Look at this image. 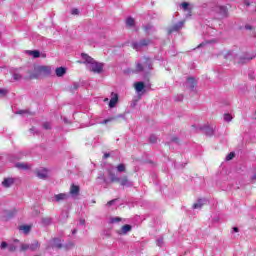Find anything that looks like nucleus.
<instances>
[{"label":"nucleus","instance_id":"obj_13","mask_svg":"<svg viewBox=\"0 0 256 256\" xmlns=\"http://www.w3.org/2000/svg\"><path fill=\"white\" fill-rule=\"evenodd\" d=\"M11 75L13 77V81H21V79H23V75H21V71L19 69L12 70Z\"/></svg>","mask_w":256,"mask_h":256},{"label":"nucleus","instance_id":"obj_58","mask_svg":"<svg viewBox=\"0 0 256 256\" xmlns=\"http://www.w3.org/2000/svg\"><path fill=\"white\" fill-rule=\"evenodd\" d=\"M70 247H73V244H70Z\"/></svg>","mask_w":256,"mask_h":256},{"label":"nucleus","instance_id":"obj_27","mask_svg":"<svg viewBox=\"0 0 256 256\" xmlns=\"http://www.w3.org/2000/svg\"><path fill=\"white\" fill-rule=\"evenodd\" d=\"M39 247H40L39 242L34 241L32 244H30V251H37Z\"/></svg>","mask_w":256,"mask_h":256},{"label":"nucleus","instance_id":"obj_38","mask_svg":"<svg viewBox=\"0 0 256 256\" xmlns=\"http://www.w3.org/2000/svg\"><path fill=\"white\" fill-rule=\"evenodd\" d=\"M31 249L30 244H22L21 245V251H27Z\"/></svg>","mask_w":256,"mask_h":256},{"label":"nucleus","instance_id":"obj_54","mask_svg":"<svg viewBox=\"0 0 256 256\" xmlns=\"http://www.w3.org/2000/svg\"><path fill=\"white\" fill-rule=\"evenodd\" d=\"M30 131H35V128H31Z\"/></svg>","mask_w":256,"mask_h":256},{"label":"nucleus","instance_id":"obj_10","mask_svg":"<svg viewBox=\"0 0 256 256\" xmlns=\"http://www.w3.org/2000/svg\"><path fill=\"white\" fill-rule=\"evenodd\" d=\"M69 199V194L68 193H60L54 195V198L52 201H55L56 203H61L62 201H67Z\"/></svg>","mask_w":256,"mask_h":256},{"label":"nucleus","instance_id":"obj_21","mask_svg":"<svg viewBox=\"0 0 256 256\" xmlns=\"http://www.w3.org/2000/svg\"><path fill=\"white\" fill-rule=\"evenodd\" d=\"M108 177H110L111 183H117V181H119V177H117L111 170H108Z\"/></svg>","mask_w":256,"mask_h":256},{"label":"nucleus","instance_id":"obj_26","mask_svg":"<svg viewBox=\"0 0 256 256\" xmlns=\"http://www.w3.org/2000/svg\"><path fill=\"white\" fill-rule=\"evenodd\" d=\"M204 133H206L209 137L215 133V130L211 126L204 127Z\"/></svg>","mask_w":256,"mask_h":256},{"label":"nucleus","instance_id":"obj_1","mask_svg":"<svg viewBox=\"0 0 256 256\" xmlns=\"http://www.w3.org/2000/svg\"><path fill=\"white\" fill-rule=\"evenodd\" d=\"M81 57L83 59V62L87 69L89 71H91L92 73H103V67H105V64L101 63V62H97L95 61V59H93L91 56L82 53Z\"/></svg>","mask_w":256,"mask_h":256},{"label":"nucleus","instance_id":"obj_57","mask_svg":"<svg viewBox=\"0 0 256 256\" xmlns=\"http://www.w3.org/2000/svg\"><path fill=\"white\" fill-rule=\"evenodd\" d=\"M104 101H109V98H106Z\"/></svg>","mask_w":256,"mask_h":256},{"label":"nucleus","instance_id":"obj_33","mask_svg":"<svg viewBox=\"0 0 256 256\" xmlns=\"http://www.w3.org/2000/svg\"><path fill=\"white\" fill-rule=\"evenodd\" d=\"M121 221H123L121 217H113L110 219V223H119Z\"/></svg>","mask_w":256,"mask_h":256},{"label":"nucleus","instance_id":"obj_47","mask_svg":"<svg viewBox=\"0 0 256 256\" xmlns=\"http://www.w3.org/2000/svg\"><path fill=\"white\" fill-rule=\"evenodd\" d=\"M109 157H111V154H109V153L104 154V159H109Z\"/></svg>","mask_w":256,"mask_h":256},{"label":"nucleus","instance_id":"obj_37","mask_svg":"<svg viewBox=\"0 0 256 256\" xmlns=\"http://www.w3.org/2000/svg\"><path fill=\"white\" fill-rule=\"evenodd\" d=\"M117 203V199H113L107 202L106 207H113Z\"/></svg>","mask_w":256,"mask_h":256},{"label":"nucleus","instance_id":"obj_46","mask_svg":"<svg viewBox=\"0 0 256 256\" xmlns=\"http://www.w3.org/2000/svg\"><path fill=\"white\" fill-rule=\"evenodd\" d=\"M245 29H247L248 31H251V29H253V26H251V25H246V26H245Z\"/></svg>","mask_w":256,"mask_h":256},{"label":"nucleus","instance_id":"obj_56","mask_svg":"<svg viewBox=\"0 0 256 256\" xmlns=\"http://www.w3.org/2000/svg\"><path fill=\"white\" fill-rule=\"evenodd\" d=\"M198 47H203V44H200Z\"/></svg>","mask_w":256,"mask_h":256},{"label":"nucleus","instance_id":"obj_18","mask_svg":"<svg viewBox=\"0 0 256 256\" xmlns=\"http://www.w3.org/2000/svg\"><path fill=\"white\" fill-rule=\"evenodd\" d=\"M13 183H15V180H13V178H5L2 182L3 187L9 188L11 187V185H13Z\"/></svg>","mask_w":256,"mask_h":256},{"label":"nucleus","instance_id":"obj_28","mask_svg":"<svg viewBox=\"0 0 256 256\" xmlns=\"http://www.w3.org/2000/svg\"><path fill=\"white\" fill-rule=\"evenodd\" d=\"M20 231H23V233H25V235H27L29 233V231H31V226H29V225L20 226Z\"/></svg>","mask_w":256,"mask_h":256},{"label":"nucleus","instance_id":"obj_5","mask_svg":"<svg viewBox=\"0 0 256 256\" xmlns=\"http://www.w3.org/2000/svg\"><path fill=\"white\" fill-rule=\"evenodd\" d=\"M35 174L39 179H47L49 177V170L47 168H38L35 170Z\"/></svg>","mask_w":256,"mask_h":256},{"label":"nucleus","instance_id":"obj_16","mask_svg":"<svg viewBox=\"0 0 256 256\" xmlns=\"http://www.w3.org/2000/svg\"><path fill=\"white\" fill-rule=\"evenodd\" d=\"M79 191V186L72 184L69 193L72 195V197H77V195H79Z\"/></svg>","mask_w":256,"mask_h":256},{"label":"nucleus","instance_id":"obj_51","mask_svg":"<svg viewBox=\"0 0 256 256\" xmlns=\"http://www.w3.org/2000/svg\"><path fill=\"white\" fill-rule=\"evenodd\" d=\"M18 113H19V115H23V113H25V111L20 110Z\"/></svg>","mask_w":256,"mask_h":256},{"label":"nucleus","instance_id":"obj_4","mask_svg":"<svg viewBox=\"0 0 256 256\" xmlns=\"http://www.w3.org/2000/svg\"><path fill=\"white\" fill-rule=\"evenodd\" d=\"M254 58H255V56H244L241 58H239L238 56L233 57V53H231V52H228L225 55V59H227L228 61H233V59H234L235 63H247V61H251Z\"/></svg>","mask_w":256,"mask_h":256},{"label":"nucleus","instance_id":"obj_48","mask_svg":"<svg viewBox=\"0 0 256 256\" xmlns=\"http://www.w3.org/2000/svg\"><path fill=\"white\" fill-rule=\"evenodd\" d=\"M233 231H234V233H239V228L234 227V228H233Z\"/></svg>","mask_w":256,"mask_h":256},{"label":"nucleus","instance_id":"obj_23","mask_svg":"<svg viewBox=\"0 0 256 256\" xmlns=\"http://www.w3.org/2000/svg\"><path fill=\"white\" fill-rule=\"evenodd\" d=\"M28 55H31L34 59H38V57H41V52L39 50H28Z\"/></svg>","mask_w":256,"mask_h":256},{"label":"nucleus","instance_id":"obj_32","mask_svg":"<svg viewBox=\"0 0 256 256\" xmlns=\"http://www.w3.org/2000/svg\"><path fill=\"white\" fill-rule=\"evenodd\" d=\"M224 121L230 123V121H233V116H231L229 113L224 114Z\"/></svg>","mask_w":256,"mask_h":256},{"label":"nucleus","instance_id":"obj_25","mask_svg":"<svg viewBox=\"0 0 256 256\" xmlns=\"http://www.w3.org/2000/svg\"><path fill=\"white\" fill-rule=\"evenodd\" d=\"M123 117V115H118V116H113V117H110L108 119H105L102 123L103 125H107V123H111V121H117V119Z\"/></svg>","mask_w":256,"mask_h":256},{"label":"nucleus","instance_id":"obj_31","mask_svg":"<svg viewBox=\"0 0 256 256\" xmlns=\"http://www.w3.org/2000/svg\"><path fill=\"white\" fill-rule=\"evenodd\" d=\"M42 223L43 225H51V223H53V220L49 217H45V218H42Z\"/></svg>","mask_w":256,"mask_h":256},{"label":"nucleus","instance_id":"obj_9","mask_svg":"<svg viewBox=\"0 0 256 256\" xmlns=\"http://www.w3.org/2000/svg\"><path fill=\"white\" fill-rule=\"evenodd\" d=\"M117 183H120L122 187H133V182L129 181V178L125 175L120 177Z\"/></svg>","mask_w":256,"mask_h":256},{"label":"nucleus","instance_id":"obj_24","mask_svg":"<svg viewBox=\"0 0 256 256\" xmlns=\"http://www.w3.org/2000/svg\"><path fill=\"white\" fill-rule=\"evenodd\" d=\"M195 78H188L187 79V82H186V85L187 87H189V89H195Z\"/></svg>","mask_w":256,"mask_h":256},{"label":"nucleus","instance_id":"obj_8","mask_svg":"<svg viewBox=\"0 0 256 256\" xmlns=\"http://www.w3.org/2000/svg\"><path fill=\"white\" fill-rule=\"evenodd\" d=\"M149 43H151V41H149V40H141L139 43H137V42L132 43V47L136 51H140V49L142 47H147V45H149Z\"/></svg>","mask_w":256,"mask_h":256},{"label":"nucleus","instance_id":"obj_20","mask_svg":"<svg viewBox=\"0 0 256 256\" xmlns=\"http://www.w3.org/2000/svg\"><path fill=\"white\" fill-rule=\"evenodd\" d=\"M55 73H56L57 77H63V75H65V73H67V69H65V67H58V68H56Z\"/></svg>","mask_w":256,"mask_h":256},{"label":"nucleus","instance_id":"obj_14","mask_svg":"<svg viewBox=\"0 0 256 256\" xmlns=\"http://www.w3.org/2000/svg\"><path fill=\"white\" fill-rule=\"evenodd\" d=\"M15 167L17 169H21L22 171H27V170L31 169V165H29L25 162H18L15 164Z\"/></svg>","mask_w":256,"mask_h":256},{"label":"nucleus","instance_id":"obj_49","mask_svg":"<svg viewBox=\"0 0 256 256\" xmlns=\"http://www.w3.org/2000/svg\"><path fill=\"white\" fill-rule=\"evenodd\" d=\"M80 225H85V220L84 219L80 220Z\"/></svg>","mask_w":256,"mask_h":256},{"label":"nucleus","instance_id":"obj_45","mask_svg":"<svg viewBox=\"0 0 256 256\" xmlns=\"http://www.w3.org/2000/svg\"><path fill=\"white\" fill-rule=\"evenodd\" d=\"M150 29H153V26H151V25L145 26V31H147V33H149Z\"/></svg>","mask_w":256,"mask_h":256},{"label":"nucleus","instance_id":"obj_6","mask_svg":"<svg viewBox=\"0 0 256 256\" xmlns=\"http://www.w3.org/2000/svg\"><path fill=\"white\" fill-rule=\"evenodd\" d=\"M216 13L220 15V19H225V17H229V10L225 6H217Z\"/></svg>","mask_w":256,"mask_h":256},{"label":"nucleus","instance_id":"obj_29","mask_svg":"<svg viewBox=\"0 0 256 256\" xmlns=\"http://www.w3.org/2000/svg\"><path fill=\"white\" fill-rule=\"evenodd\" d=\"M117 172L118 173H125V171H127L126 167H125V164H119L117 167Z\"/></svg>","mask_w":256,"mask_h":256},{"label":"nucleus","instance_id":"obj_44","mask_svg":"<svg viewBox=\"0 0 256 256\" xmlns=\"http://www.w3.org/2000/svg\"><path fill=\"white\" fill-rule=\"evenodd\" d=\"M157 245H158V247H163V239H158Z\"/></svg>","mask_w":256,"mask_h":256},{"label":"nucleus","instance_id":"obj_22","mask_svg":"<svg viewBox=\"0 0 256 256\" xmlns=\"http://www.w3.org/2000/svg\"><path fill=\"white\" fill-rule=\"evenodd\" d=\"M98 185H102V183H107V178H105V174L100 173L96 178Z\"/></svg>","mask_w":256,"mask_h":256},{"label":"nucleus","instance_id":"obj_52","mask_svg":"<svg viewBox=\"0 0 256 256\" xmlns=\"http://www.w3.org/2000/svg\"><path fill=\"white\" fill-rule=\"evenodd\" d=\"M78 85L77 84H74V89H77Z\"/></svg>","mask_w":256,"mask_h":256},{"label":"nucleus","instance_id":"obj_59","mask_svg":"<svg viewBox=\"0 0 256 256\" xmlns=\"http://www.w3.org/2000/svg\"><path fill=\"white\" fill-rule=\"evenodd\" d=\"M173 141H177V139H173Z\"/></svg>","mask_w":256,"mask_h":256},{"label":"nucleus","instance_id":"obj_43","mask_svg":"<svg viewBox=\"0 0 256 256\" xmlns=\"http://www.w3.org/2000/svg\"><path fill=\"white\" fill-rule=\"evenodd\" d=\"M43 127H44V129H51V123L45 122V123L43 124Z\"/></svg>","mask_w":256,"mask_h":256},{"label":"nucleus","instance_id":"obj_50","mask_svg":"<svg viewBox=\"0 0 256 256\" xmlns=\"http://www.w3.org/2000/svg\"><path fill=\"white\" fill-rule=\"evenodd\" d=\"M77 233V229L72 230V235H75Z\"/></svg>","mask_w":256,"mask_h":256},{"label":"nucleus","instance_id":"obj_11","mask_svg":"<svg viewBox=\"0 0 256 256\" xmlns=\"http://www.w3.org/2000/svg\"><path fill=\"white\" fill-rule=\"evenodd\" d=\"M117 103H119V95H117V93L112 92L111 99L109 102L110 109H113V107H115V105H117Z\"/></svg>","mask_w":256,"mask_h":256},{"label":"nucleus","instance_id":"obj_41","mask_svg":"<svg viewBox=\"0 0 256 256\" xmlns=\"http://www.w3.org/2000/svg\"><path fill=\"white\" fill-rule=\"evenodd\" d=\"M5 95H7V89H1L0 88V96L5 97Z\"/></svg>","mask_w":256,"mask_h":256},{"label":"nucleus","instance_id":"obj_17","mask_svg":"<svg viewBox=\"0 0 256 256\" xmlns=\"http://www.w3.org/2000/svg\"><path fill=\"white\" fill-rule=\"evenodd\" d=\"M207 203V200L205 199H199L196 203L193 204V209H201L203 205Z\"/></svg>","mask_w":256,"mask_h":256},{"label":"nucleus","instance_id":"obj_36","mask_svg":"<svg viewBox=\"0 0 256 256\" xmlns=\"http://www.w3.org/2000/svg\"><path fill=\"white\" fill-rule=\"evenodd\" d=\"M180 6L184 11H189V3L183 2Z\"/></svg>","mask_w":256,"mask_h":256},{"label":"nucleus","instance_id":"obj_35","mask_svg":"<svg viewBox=\"0 0 256 256\" xmlns=\"http://www.w3.org/2000/svg\"><path fill=\"white\" fill-rule=\"evenodd\" d=\"M235 158V152H230L227 156H226V161H231L232 159Z\"/></svg>","mask_w":256,"mask_h":256},{"label":"nucleus","instance_id":"obj_30","mask_svg":"<svg viewBox=\"0 0 256 256\" xmlns=\"http://www.w3.org/2000/svg\"><path fill=\"white\" fill-rule=\"evenodd\" d=\"M126 25H127L128 27H133V25H135V19H133V18H131V17L127 18V19H126Z\"/></svg>","mask_w":256,"mask_h":256},{"label":"nucleus","instance_id":"obj_19","mask_svg":"<svg viewBox=\"0 0 256 256\" xmlns=\"http://www.w3.org/2000/svg\"><path fill=\"white\" fill-rule=\"evenodd\" d=\"M135 90L137 93H141V91H143V89H145V83L143 82H136L134 84Z\"/></svg>","mask_w":256,"mask_h":256},{"label":"nucleus","instance_id":"obj_39","mask_svg":"<svg viewBox=\"0 0 256 256\" xmlns=\"http://www.w3.org/2000/svg\"><path fill=\"white\" fill-rule=\"evenodd\" d=\"M9 249V244L5 241H3L0 245V249Z\"/></svg>","mask_w":256,"mask_h":256},{"label":"nucleus","instance_id":"obj_12","mask_svg":"<svg viewBox=\"0 0 256 256\" xmlns=\"http://www.w3.org/2000/svg\"><path fill=\"white\" fill-rule=\"evenodd\" d=\"M133 229V226L126 224L124 226H122V228L120 230L117 231L118 235H127L128 233H130V231Z\"/></svg>","mask_w":256,"mask_h":256},{"label":"nucleus","instance_id":"obj_55","mask_svg":"<svg viewBox=\"0 0 256 256\" xmlns=\"http://www.w3.org/2000/svg\"><path fill=\"white\" fill-rule=\"evenodd\" d=\"M14 241H15V243H19V240H17V239H16V240H14Z\"/></svg>","mask_w":256,"mask_h":256},{"label":"nucleus","instance_id":"obj_53","mask_svg":"<svg viewBox=\"0 0 256 256\" xmlns=\"http://www.w3.org/2000/svg\"><path fill=\"white\" fill-rule=\"evenodd\" d=\"M252 179H253V180H255V179H256V174L252 177Z\"/></svg>","mask_w":256,"mask_h":256},{"label":"nucleus","instance_id":"obj_7","mask_svg":"<svg viewBox=\"0 0 256 256\" xmlns=\"http://www.w3.org/2000/svg\"><path fill=\"white\" fill-rule=\"evenodd\" d=\"M49 247H52V249H62L63 244L61 243V239L54 238L49 241Z\"/></svg>","mask_w":256,"mask_h":256},{"label":"nucleus","instance_id":"obj_40","mask_svg":"<svg viewBox=\"0 0 256 256\" xmlns=\"http://www.w3.org/2000/svg\"><path fill=\"white\" fill-rule=\"evenodd\" d=\"M150 143H157V136L151 135L149 138Z\"/></svg>","mask_w":256,"mask_h":256},{"label":"nucleus","instance_id":"obj_3","mask_svg":"<svg viewBox=\"0 0 256 256\" xmlns=\"http://www.w3.org/2000/svg\"><path fill=\"white\" fill-rule=\"evenodd\" d=\"M152 69L151 60L149 58H143L141 62L136 64V73H147Z\"/></svg>","mask_w":256,"mask_h":256},{"label":"nucleus","instance_id":"obj_34","mask_svg":"<svg viewBox=\"0 0 256 256\" xmlns=\"http://www.w3.org/2000/svg\"><path fill=\"white\" fill-rule=\"evenodd\" d=\"M8 251H10L11 253L17 251V246H15V244H8Z\"/></svg>","mask_w":256,"mask_h":256},{"label":"nucleus","instance_id":"obj_15","mask_svg":"<svg viewBox=\"0 0 256 256\" xmlns=\"http://www.w3.org/2000/svg\"><path fill=\"white\" fill-rule=\"evenodd\" d=\"M181 29H183V22H178L168 30V33L171 35V33H175V31H179Z\"/></svg>","mask_w":256,"mask_h":256},{"label":"nucleus","instance_id":"obj_2","mask_svg":"<svg viewBox=\"0 0 256 256\" xmlns=\"http://www.w3.org/2000/svg\"><path fill=\"white\" fill-rule=\"evenodd\" d=\"M51 72V66L38 65L34 67L33 72H30L29 79H43V77H49Z\"/></svg>","mask_w":256,"mask_h":256},{"label":"nucleus","instance_id":"obj_42","mask_svg":"<svg viewBox=\"0 0 256 256\" xmlns=\"http://www.w3.org/2000/svg\"><path fill=\"white\" fill-rule=\"evenodd\" d=\"M71 14H72V15H79V9L73 8V9L71 10Z\"/></svg>","mask_w":256,"mask_h":256}]
</instances>
